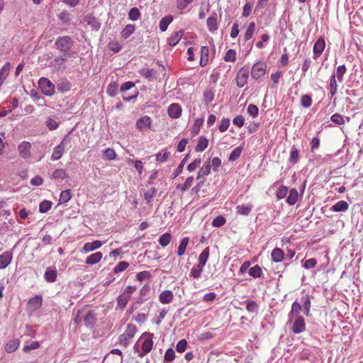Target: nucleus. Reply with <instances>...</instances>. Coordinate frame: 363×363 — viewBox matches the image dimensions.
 <instances>
[{
  "instance_id": "obj_62",
  "label": "nucleus",
  "mask_w": 363,
  "mask_h": 363,
  "mask_svg": "<svg viewBox=\"0 0 363 363\" xmlns=\"http://www.w3.org/2000/svg\"><path fill=\"white\" fill-rule=\"evenodd\" d=\"M194 0H177V8L179 10L185 9Z\"/></svg>"
},
{
  "instance_id": "obj_4",
  "label": "nucleus",
  "mask_w": 363,
  "mask_h": 363,
  "mask_svg": "<svg viewBox=\"0 0 363 363\" xmlns=\"http://www.w3.org/2000/svg\"><path fill=\"white\" fill-rule=\"evenodd\" d=\"M38 86L42 92L48 96H52L55 92V86L46 77H41L38 80Z\"/></svg>"
},
{
  "instance_id": "obj_59",
  "label": "nucleus",
  "mask_w": 363,
  "mask_h": 363,
  "mask_svg": "<svg viewBox=\"0 0 363 363\" xmlns=\"http://www.w3.org/2000/svg\"><path fill=\"white\" fill-rule=\"evenodd\" d=\"M45 124L50 130H56L59 126V123L53 118H49Z\"/></svg>"
},
{
  "instance_id": "obj_13",
  "label": "nucleus",
  "mask_w": 363,
  "mask_h": 363,
  "mask_svg": "<svg viewBox=\"0 0 363 363\" xmlns=\"http://www.w3.org/2000/svg\"><path fill=\"white\" fill-rule=\"evenodd\" d=\"M57 271L55 267H49L44 274V279L47 282L52 283L57 279Z\"/></svg>"
},
{
  "instance_id": "obj_61",
  "label": "nucleus",
  "mask_w": 363,
  "mask_h": 363,
  "mask_svg": "<svg viewBox=\"0 0 363 363\" xmlns=\"http://www.w3.org/2000/svg\"><path fill=\"white\" fill-rule=\"evenodd\" d=\"M129 266V263L125 261L120 262L114 268V273H118L126 269Z\"/></svg>"
},
{
  "instance_id": "obj_37",
  "label": "nucleus",
  "mask_w": 363,
  "mask_h": 363,
  "mask_svg": "<svg viewBox=\"0 0 363 363\" xmlns=\"http://www.w3.org/2000/svg\"><path fill=\"white\" fill-rule=\"evenodd\" d=\"M189 157V154L186 155L183 158V160L180 162V164L178 165V167L176 168V169L174 170V172L173 173V177H172L173 179H175L177 177H178L182 172L184 164L187 161Z\"/></svg>"
},
{
  "instance_id": "obj_55",
  "label": "nucleus",
  "mask_w": 363,
  "mask_h": 363,
  "mask_svg": "<svg viewBox=\"0 0 363 363\" xmlns=\"http://www.w3.org/2000/svg\"><path fill=\"white\" fill-rule=\"evenodd\" d=\"M108 48L110 50L117 53L121 50L122 46L118 42L112 40L108 43Z\"/></svg>"
},
{
  "instance_id": "obj_33",
  "label": "nucleus",
  "mask_w": 363,
  "mask_h": 363,
  "mask_svg": "<svg viewBox=\"0 0 363 363\" xmlns=\"http://www.w3.org/2000/svg\"><path fill=\"white\" fill-rule=\"evenodd\" d=\"M329 90L330 93L332 96H334L337 93V84L335 78V74H333L330 77V84H329Z\"/></svg>"
},
{
  "instance_id": "obj_25",
  "label": "nucleus",
  "mask_w": 363,
  "mask_h": 363,
  "mask_svg": "<svg viewBox=\"0 0 363 363\" xmlns=\"http://www.w3.org/2000/svg\"><path fill=\"white\" fill-rule=\"evenodd\" d=\"M208 145V140L204 136H201L199 138L198 144L195 147L196 152H203Z\"/></svg>"
},
{
  "instance_id": "obj_60",
  "label": "nucleus",
  "mask_w": 363,
  "mask_h": 363,
  "mask_svg": "<svg viewBox=\"0 0 363 363\" xmlns=\"http://www.w3.org/2000/svg\"><path fill=\"white\" fill-rule=\"evenodd\" d=\"M225 223V218L222 216L216 217L212 221V225L213 227H221Z\"/></svg>"
},
{
  "instance_id": "obj_20",
  "label": "nucleus",
  "mask_w": 363,
  "mask_h": 363,
  "mask_svg": "<svg viewBox=\"0 0 363 363\" xmlns=\"http://www.w3.org/2000/svg\"><path fill=\"white\" fill-rule=\"evenodd\" d=\"M20 342L18 339L10 340L5 345V350L8 353L15 352L19 347Z\"/></svg>"
},
{
  "instance_id": "obj_57",
  "label": "nucleus",
  "mask_w": 363,
  "mask_h": 363,
  "mask_svg": "<svg viewBox=\"0 0 363 363\" xmlns=\"http://www.w3.org/2000/svg\"><path fill=\"white\" fill-rule=\"evenodd\" d=\"M236 60V52L234 50H228L224 57L225 62H234Z\"/></svg>"
},
{
  "instance_id": "obj_30",
  "label": "nucleus",
  "mask_w": 363,
  "mask_h": 363,
  "mask_svg": "<svg viewBox=\"0 0 363 363\" xmlns=\"http://www.w3.org/2000/svg\"><path fill=\"white\" fill-rule=\"evenodd\" d=\"M208 256H209V247H207L200 254V255L199 257V264H198L204 267L206 264Z\"/></svg>"
},
{
  "instance_id": "obj_34",
  "label": "nucleus",
  "mask_w": 363,
  "mask_h": 363,
  "mask_svg": "<svg viewBox=\"0 0 363 363\" xmlns=\"http://www.w3.org/2000/svg\"><path fill=\"white\" fill-rule=\"evenodd\" d=\"M135 30V26L134 25L128 24L121 31V35L126 39L134 33Z\"/></svg>"
},
{
  "instance_id": "obj_24",
  "label": "nucleus",
  "mask_w": 363,
  "mask_h": 363,
  "mask_svg": "<svg viewBox=\"0 0 363 363\" xmlns=\"http://www.w3.org/2000/svg\"><path fill=\"white\" fill-rule=\"evenodd\" d=\"M252 209L251 204L239 205L236 207V213L238 215L247 216L250 214Z\"/></svg>"
},
{
  "instance_id": "obj_50",
  "label": "nucleus",
  "mask_w": 363,
  "mask_h": 363,
  "mask_svg": "<svg viewBox=\"0 0 363 363\" xmlns=\"http://www.w3.org/2000/svg\"><path fill=\"white\" fill-rule=\"evenodd\" d=\"M140 74L142 76L150 81L155 77L156 71L153 69H143L141 70Z\"/></svg>"
},
{
  "instance_id": "obj_39",
  "label": "nucleus",
  "mask_w": 363,
  "mask_h": 363,
  "mask_svg": "<svg viewBox=\"0 0 363 363\" xmlns=\"http://www.w3.org/2000/svg\"><path fill=\"white\" fill-rule=\"evenodd\" d=\"M347 68L345 65H340L337 67L335 78L337 77V80L340 82H343V77L345 74L346 73Z\"/></svg>"
},
{
  "instance_id": "obj_56",
  "label": "nucleus",
  "mask_w": 363,
  "mask_h": 363,
  "mask_svg": "<svg viewBox=\"0 0 363 363\" xmlns=\"http://www.w3.org/2000/svg\"><path fill=\"white\" fill-rule=\"evenodd\" d=\"M175 358V352L174 350L172 348H169L164 354V363H169L172 362Z\"/></svg>"
},
{
  "instance_id": "obj_32",
  "label": "nucleus",
  "mask_w": 363,
  "mask_h": 363,
  "mask_svg": "<svg viewBox=\"0 0 363 363\" xmlns=\"http://www.w3.org/2000/svg\"><path fill=\"white\" fill-rule=\"evenodd\" d=\"M42 301L43 298L41 296H35L29 300L28 303L34 309H38L42 306Z\"/></svg>"
},
{
  "instance_id": "obj_2",
  "label": "nucleus",
  "mask_w": 363,
  "mask_h": 363,
  "mask_svg": "<svg viewBox=\"0 0 363 363\" xmlns=\"http://www.w3.org/2000/svg\"><path fill=\"white\" fill-rule=\"evenodd\" d=\"M72 147V138L67 134L60 143L54 147L52 153L51 160L56 161L60 160L65 153V150H69Z\"/></svg>"
},
{
  "instance_id": "obj_6",
  "label": "nucleus",
  "mask_w": 363,
  "mask_h": 363,
  "mask_svg": "<svg viewBox=\"0 0 363 363\" xmlns=\"http://www.w3.org/2000/svg\"><path fill=\"white\" fill-rule=\"evenodd\" d=\"M249 77V68L246 66L242 67L239 69L236 75V84L238 87L241 88L247 83Z\"/></svg>"
},
{
  "instance_id": "obj_47",
  "label": "nucleus",
  "mask_w": 363,
  "mask_h": 363,
  "mask_svg": "<svg viewBox=\"0 0 363 363\" xmlns=\"http://www.w3.org/2000/svg\"><path fill=\"white\" fill-rule=\"evenodd\" d=\"M52 177L54 179H64L67 177V174L65 169H57L54 171Z\"/></svg>"
},
{
  "instance_id": "obj_48",
  "label": "nucleus",
  "mask_w": 363,
  "mask_h": 363,
  "mask_svg": "<svg viewBox=\"0 0 363 363\" xmlns=\"http://www.w3.org/2000/svg\"><path fill=\"white\" fill-rule=\"evenodd\" d=\"M170 156V152L164 150V152H160L156 154V161L160 163L164 162Z\"/></svg>"
},
{
  "instance_id": "obj_52",
  "label": "nucleus",
  "mask_w": 363,
  "mask_h": 363,
  "mask_svg": "<svg viewBox=\"0 0 363 363\" xmlns=\"http://www.w3.org/2000/svg\"><path fill=\"white\" fill-rule=\"evenodd\" d=\"M203 267H204L199 264L194 267L191 271L190 276L193 277L194 279H199L201 277Z\"/></svg>"
},
{
  "instance_id": "obj_64",
  "label": "nucleus",
  "mask_w": 363,
  "mask_h": 363,
  "mask_svg": "<svg viewBox=\"0 0 363 363\" xmlns=\"http://www.w3.org/2000/svg\"><path fill=\"white\" fill-rule=\"evenodd\" d=\"M187 347V341L185 339H182L177 344V351L178 352H184Z\"/></svg>"
},
{
  "instance_id": "obj_41",
  "label": "nucleus",
  "mask_w": 363,
  "mask_h": 363,
  "mask_svg": "<svg viewBox=\"0 0 363 363\" xmlns=\"http://www.w3.org/2000/svg\"><path fill=\"white\" fill-rule=\"evenodd\" d=\"M298 149L294 145L291 147V152H290V157H289V162L291 164H296L298 160Z\"/></svg>"
},
{
  "instance_id": "obj_28",
  "label": "nucleus",
  "mask_w": 363,
  "mask_h": 363,
  "mask_svg": "<svg viewBox=\"0 0 363 363\" xmlns=\"http://www.w3.org/2000/svg\"><path fill=\"white\" fill-rule=\"evenodd\" d=\"M173 21V17L172 16H167L162 18L160 21V29L162 32H164L167 30L168 26Z\"/></svg>"
},
{
  "instance_id": "obj_49",
  "label": "nucleus",
  "mask_w": 363,
  "mask_h": 363,
  "mask_svg": "<svg viewBox=\"0 0 363 363\" xmlns=\"http://www.w3.org/2000/svg\"><path fill=\"white\" fill-rule=\"evenodd\" d=\"M156 193L157 189L155 187H152L149 191L145 193L144 196L147 203H151V202L152 201V199L155 196Z\"/></svg>"
},
{
  "instance_id": "obj_11",
  "label": "nucleus",
  "mask_w": 363,
  "mask_h": 363,
  "mask_svg": "<svg viewBox=\"0 0 363 363\" xmlns=\"http://www.w3.org/2000/svg\"><path fill=\"white\" fill-rule=\"evenodd\" d=\"M135 86V84L133 82H126L125 83H123L121 86V92H122L123 94V99L124 101H130V100L133 99H135L136 96H137V94H135V95H133V96H126L125 94V92L129 89H130L131 88H133V86Z\"/></svg>"
},
{
  "instance_id": "obj_8",
  "label": "nucleus",
  "mask_w": 363,
  "mask_h": 363,
  "mask_svg": "<svg viewBox=\"0 0 363 363\" xmlns=\"http://www.w3.org/2000/svg\"><path fill=\"white\" fill-rule=\"evenodd\" d=\"M151 123L150 117L144 116L137 121L135 125L140 131L145 132L150 128Z\"/></svg>"
},
{
  "instance_id": "obj_18",
  "label": "nucleus",
  "mask_w": 363,
  "mask_h": 363,
  "mask_svg": "<svg viewBox=\"0 0 363 363\" xmlns=\"http://www.w3.org/2000/svg\"><path fill=\"white\" fill-rule=\"evenodd\" d=\"M183 34L184 30L182 29H180L179 30L173 33L168 39L169 45L172 47L175 46L180 41Z\"/></svg>"
},
{
  "instance_id": "obj_14",
  "label": "nucleus",
  "mask_w": 363,
  "mask_h": 363,
  "mask_svg": "<svg viewBox=\"0 0 363 363\" xmlns=\"http://www.w3.org/2000/svg\"><path fill=\"white\" fill-rule=\"evenodd\" d=\"M168 114L172 118H178L182 114V108L179 104L174 103L168 107Z\"/></svg>"
},
{
  "instance_id": "obj_31",
  "label": "nucleus",
  "mask_w": 363,
  "mask_h": 363,
  "mask_svg": "<svg viewBox=\"0 0 363 363\" xmlns=\"http://www.w3.org/2000/svg\"><path fill=\"white\" fill-rule=\"evenodd\" d=\"M103 152V159L106 160H113L116 157V153L113 148H106L102 151Z\"/></svg>"
},
{
  "instance_id": "obj_15",
  "label": "nucleus",
  "mask_w": 363,
  "mask_h": 363,
  "mask_svg": "<svg viewBox=\"0 0 363 363\" xmlns=\"http://www.w3.org/2000/svg\"><path fill=\"white\" fill-rule=\"evenodd\" d=\"M300 303L303 308V313L308 316L310 314V308H311V298L308 294H305L301 298Z\"/></svg>"
},
{
  "instance_id": "obj_26",
  "label": "nucleus",
  "mask_w": 363,
  "mask_h": 363,
  "mask_svg": "<svg viewBox=\"0 0 363 363\" xmlns=\"http://www.w3.org/2000/svg\"><path fill=\"white\" fill-rule=\"evenodd\" d=\"M272 259L275 262H281L284 259V252L280 248H275L271 253Z\"/></svg>"
},
{
  "instance_id": "obj_29",
  "label": "nucleus",
  "mask_w": 363,
  "mask_h": 363,
  "mask_svg": "<svg viewBox=\"0 0 363 363\" xmlns=\"http://www.w3.org/2000/svg\"><path fill=\"white\" fill-rule=\"evenodd\" d=\"M57 89L60 92H65L70 89V84L66 79H60L57 84Z\"/></svg>"
},
{
  "instance_id": "obj_19",
  "label": "nucleus",
  "mask_w": 363,
  "mask_h": 363,
  "mask_svg": "<svg viewBox=\"0 0 363 363\" xmlns=\"http://www.w3.org/2000/svg\"><path fill=\"white\" fill-rule=\"evenodd\" d=\"M211 172V162L209 160L205 162L199 169L196 179H200L201 178L206 177L210 174Z\"/></svg>"
},
{
  "instance_id": "obj_46",
  "label": "nucleus",
  "mask_w": 363,
  "mask_h": 363,
  "mask_svg": "<svg viewBox=\"0 0 363 363\" xmlns=\"http://www.w3.org/2000/svg\"><path fill=\"white\" fill-rule=\"evenodd\" d=\"M130 298V295H126L125 294L123 295H120L117 298L118 306L121 308H123L127 305Z\"/></svg>"
},
{
  "instance_id": "obj_58",
  "label": "nucleus",
  "mask_w": 363,
  "mask_h": 363,
  "mask_svg": "<svg viewBox=\"0 0 363 363\" xmlns=\"http://www.w3.org/2000/svg\"><path fill=\"white\" fill-rule=\"evenodd\" d=\"M137 330V327L135 325L133 324H128L125 331L123 333L125 334L128 337H133L135 332Z\"/></svg>"
},
{
  "instance_id": "obj_63",
  "label": "nucleus",
  "mask_w": 363,
  "mask_h": 363,
  "mask_svg": "<svg viewBox=\"0 0 363 363\" xmlns=\"http://www.w3.org/2000/svg\"><path fill=\"white\" fill-rule=\"evenodd\" d=\"M201 160L200 158H196L194 160V162H192L191 163H190L188 166H187V170L189 172H193L194 171L197 167H199V165L201 164Z\"/></svg>"
},
{
  "instance_id": "obj_54",
  "label": "nucleus",
  "mask_w": 363,
  "mask_h": 363,
  "mask_svg": "<svg viewBox=\"0 0 363 363\" xmlns=\"http://www.w3.org/2000/svg\"><path fill=\"white\" fill-rule=\"evenodd\" d=\"M110 96H115L118 93V85L116 82H111L108 84L106 90Z\"/></svg>"
},
{
  "instance_id": "obj_5",
  "label": "nucleus",
  "mask_w": 363,
  "mask_h": 363,
  "mask_svg": "<svg viewBox=\"0 0 363 363\" xmlns=\"http://www.w3.org/2000/svg\"><path fill=\"white\" fill-rule=\"evenodd\" d=\"M267 65L263 62H257L252 67L251 75L252 78L258 79L264 76L266 73Z\"/></svg>"
},
{
  "instance_id": "obj_43",
  "label": "nucleus",
  "mask_w": 363,
  "mask_h": 363,
  "mask_svg": "<svg viewBox=\"0 0 363 363\" xmlns=\"http://www.w3.org/2000/svg\"><path fill=\"white\" fill-rule=\"evenodd\" d=\"M172 240L170 233H166L162 235L159 239V242L162 247L168 245Z\"/></svg>"
},
{
  "instance_id": "obj_51",
  "label": "nucleus",
  "mask_w": 363,
  "mask_h": 363,
  "mask_svg": "<svg viewBox=\"0 0 363 363\" xmlns=\"http://www.w3.org/2000/svg\"><path fill=\"white\" fill-rule=\"evenodd\" d=\"M246 309L250 313H257L258 305L255 301L247 300L246 301Z\"/></svg>"
},
{
  "instance_id": "obj_36",
  "label": "nucleus",
  "mask_w": 363,
  "mask_h": 363,
  "mask_svg": "<svg viewBox=\"0 0 363 363\" xmlns=\"http://www.w3.org/2000/svg\"><path fill=\"white\" fill-rule=\"evenodd\" d=\"M250 276L254 278H259L262 274V268L259 265H255L249 269L248 272Z\"/></svg>"
},
{
  "instance_id": "obj_17",
  "label": "nucleus",
  "mask_w": 363,
  "mask_h": 363,
  "mask_svg": "<svg viewBox=\"0 0 363 363\" xmlns=\"http://www.w3.org/2000/svg\"><path fill=\"white\" fill-rule=\"evenodd\" d=\"M303 310V308L300 303L298 301H294L291 305V311L289 313V322H291L292 318L296 315H298L300 312Z\"/></svg>"
},
{
  "instance_id": "obj_7",
  "label": "nucleus",
  "mask_w": 363,
  "mask_h": 363,
  "mask_svg": "<svg viewBox=\"0 0 363 363\" xmlns=\"http://www.w3.org/2000/svg\"><path fill=\"white\" fill-rule=\"evenodd\" d=\"M30 149L31 144L27 141H23L18 145L20 156L26 160L30 157Z\"/></svg>"
},
{
  "instance_id": "obj_12",
  "label": "nucleus",
  "mask_w": 363,
  "mask_h": 363,
  "mask_svg": "<svg viewBox=\"0 0 363 363\" xmlns=\"http://www.w3.org/2000/svg\"><path fill=\"white\" fill-rule=\"evenodd\" d=\"M13 259V254L10 251H5L0 255V269H5L10 264Z\"/></svg>"
},
{
  "instance_id": "obj_10",
  "label": "nucleus",
  "mask_w": 363,
  "mask_h": 363,
  "mask_svg": "<svg viewBox=\"0 0 363 363\" xmlns=\"http://www.w3.org/2000/svg\"><path fill=\"white\" fill-rule=\"evenodd\" d=\"M325 48V42L323 38H318L313 45V58L316 60L324 51Z\"/></svg>"
},
{
  "instance_id": "obj_38",
  "label": "nucleus",
  "mask_w": 363,
  "mask_h": 363,
  "mask_svg": "<svg viewBox=\"0 0 363 363\" xmlns=\"http://www.w3.org/2000/svg\"><path fill=\"white\" fill-rule=\"evenodd\" d=\"M189 239V238H184L179 245L178 250H177V255L179 256H182L184 254L186 248L188 245Z\"/></svg>"
},
{
  "instance_id": "obj_16",
  "label": "nucleus",
  "mask_w": 363,
  "mask_h": 363,
  "mask_svg": "<svg viewBox=\"0 0 363 363\" xmlns=\"http://www.w3.org/2000/svg\"><path fill=\"white\" fill-rule=\"evenodd\" d=\"M173 297L174 296L172 291L165 290L160 294L159 300L162 303L167 304L172 302Z\"/></svg>"
},
{
  "instance_id": "obj_40",
  "label": "nucleus",
  "mask_w": 363,
  "mask_h": 363,
  "mask_svg": "<svg viewBox=\"0 0 363 363\" xmlns=\"http://www.w3.org/2000/svg\"><path fill=\"white\" fill-rule=\"evenodd\" d=\"M72 197L70 190L62 191L59 199V203L62 204L68 202Z\"/></svg>"
},
{
  "instance_id": "obj_1",
  "label": "nucleus",
  "mask_w": 363,
  "mask_h": 363,
  "mask_svg": "<svg viewBox=\"0 0 363 363\" xmlns=\"http://www.w3.org/2000/svg\"><path fill=\"white\" fill-rule=\"evenodd\" d=\"M73 44L74 41L69 36L58 38L55 41V46L62 55L57 58H55V61L57 62H60V65H62L63 62L72 57L73 52L71 51V48Z\"/></svg>"
},
{
  "instance_id": "obj_44",
  "label": "nucleus",
  "mask_w": 363,
  "mask_h": 363,
  "mask_svg": "<svg viewBox=\"0 0 363 363\" xmlns=\"http://www.w3.org/2000/svg\"><path fill=\"white\" fill-rule=\"evenodd\" d=\"M242 147L241 146L237 147L235 148L232 152L230 154V156L228 157V160L230 161H235L238 160L242 153Z\"/></svg>"
},
{
  "instance_id": "obj_35",
  "label": "nucleus",
  "mask_w": 363,
  "mask_h": 363,
  "mask_svg": "<svg viewBox=\"0 0 363 363\" xmlns=\"http://www.w3.org/2000/svg\"><path fill=\"white\" fill-rule=\"evenodd\" d=\"M207 27L211 32H213L218 29L217 19L216 16H210L207 18Z\"/></svg>"
},
{
  "instance_id": "obj_22",
  "label": "nucleus",
  "mask_w": 363,
  "mask_h": 363,
  "mask_svg": "<svg viewBox=\"0 0 363 363\" xmlns=\"http://www.w3.org/2000/svg\"><path fill=\"white\" fill-rule=\"evenodd\" d=\"M349 208V204L345 201H340L331 207L334 212H345Z\"/></svg>"
},
{
  "instance_id": "obj_27",
  "label": "nucleus",
  "mask_w": 363,
  "mask_h": 363,
  "mask_svg": "<svg viewBox=\"0 0 363 363\" xmlns=\"http://www.w3.org/2000/svg\"><path fill=\"white\" fill-rule=\"evenodd\" d=\"M298 194L296 189H291L289 191V195L286 199V202L289 205H294L298 200Z\"/></svg>"
},
{
  "instance_id": "obj_42",
  "label": "nucleus",
  "mask_w": 363,
  "mask_h": 363,
  "mask_svg": "<svg viewBox=\"0 0 363 363\" xmlns=\"http://www.w3.org/2000/svg\"><path fill=\"white\" fill-rule=\"evenodd\" d=\"M312 104V98L309 94H303L301 97V105L303 108H308Z\"/></svg>"
},
{
  "instance_id": "obj_21",
  "label": "nucleus",
  "mask_w": 363,
  "mask_h": 363,
  "mask_svg": "<svg viewBox=\"0 0 363 363\" xmlns=\"http://www.w3.org/2000/svg\"><path fill=\"white\" fill-rule=\"evenodd\" d=\"M330 120L333 123H334L338 125H344L345 123V121L350 122V117L344 118L343 116L340 115V113H336L332 115V116L330 117Z\"/></svg>"
},
{
  "instance_id": "obj_53",
  "label": "nucleus",
  "mask_w": 363,
  "mask_h": 363,
  "mask_svg": "<svg viewBox=\"0 0 363 363\" xmlns=\"http://www.w3.org/2000/svg\"><path fill=\"white\" fill-rule=\"evenodd\" d=\"M140 16V12L136 7L132 8L128 12V18L131 21H137Z\"/></svg>"
},
{
  "instance_id": "obj_9",
  "label": "nucleus",
  "mask_w": 363,
  "mask_h": 363,
  "mask_svg": "<svg viewBox=\"0 0 363 363\" xmlns=\"http://www.w3.org/2000/svg\"><path fill=\"white\" fill-rule=\"evenodd\" d=\"M291 329L293 333L295 334H299L303 332L306 329L304 318L301 315H298L293 323Z\"/></svg>"
},
{
  "instance_id": "obj_3",
  "label": "nucleus",
  "mask_w": 363,
  "mask_h": 363,
  "mask_svg": "<svg viewBox=\"0 0 363 363\" xmlns=\"http://www.w3.org/2000/svg\"><path fill=\"white\" fill-rule=\"evenodd\" d=\"M153 336H154L153 333H147V332H145L142 335L140 340L144 339V340L142 343L141 352H140V353H139L140 357H144L145 355H146L147 353H149L152 350V348L153 346V341H152Z\"/></svg>"
},
{
  "instance_id": "obj_45",
  "label": "nucleus",
  "mask_w": 363,
  "mask_h": 363,
  "mask_svg": "<svg viewBox=\"0 0 363 363\" xmlns=\"http://www.w3.org/2000/svg\"><path fill=\"white\" fill-rule=\"evenodd\" d=\"M52 203L48 200H44L39 205V211L40 213L48 212L52 207Z\"/></svg>"
},
{
  "instance_id": "obj_23",
  "label": "nucleus",
  "mask_w": 363,
  "mask_h": 363,
  "mask_svg": "<svg viewBox=\"0 0 363 363\" xmlns=\"http://www.w3.org/2000/svg\"><path fill=\"white\" fill-rule=\"evenodd\" d=\"M11 65L9 62H6L0 70V86L3 84L5 79L7 78L9 71H10Z\"/></svg>"
}]
</instances>
